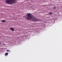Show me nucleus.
<instances>
[{
  "mask_svg": "<svg viewBox=\"0 0 62 62\" xmlns=\"http://www.w3.org/2000/svg\"><path fill=\"white\" fill-rule=\"evenodd\" d=\"M8 53H6L5 54V56H6V55H8Z\"/></svg>",
  "mask_w": 62,
  "mask_h": 62,
  "instance_id": "20e7f679",
  "label": "nucleus"
},
{
  "mask_svg": "<svg viewBox=\"0 0 62 62\" xmlns=\"http://www.w3.org/2000/svg\"><path fill=\"white\" fill-rule=\"evenodd\" d=\"M10 30L12 31H14V29L13 28H10Z\"/></svg>",
  "mask_w": 62,
  "mask_h": 62,
  "instance_id": "7ed1b4c3",
  "label": "nucleus"
},
{
  "mask_svg": "<svg viewBox=\"0 0 62 62\" xmlns=\"http://www.w3.org/2000/svg\"><path fill=\"white\" fill-rule=\"evenodd\" d=\"M2 23H5V22H6V20H2Z\"/></svg>",
  "mask_w": 62,
  "mask_h": 62,
  "instance_id": "39448f33",
  "label": "nucleus"
},
{
  "mask_svg": "<svg viewBox=\"0 0 62 62\" xmlns=\"http://www.w3.org/2000/svg\"><path fill=\"white\" fill-rule=\"evenodd\" d=\"M7 51L8 52H9V50H7Z\"/></svg>",
  "mask_w": 62,
  "mask_h": 62,
  "instance_id": "6e6552de",
  "label": "nucleus"
},
{
  "mask_svg": "<svg viewBox=\"0 0 62 62\" xmlns=\"http://www.w3.org/2000/svg\"><path fill=\"white\" fill-rule=\"evenodd\" d=\"M6 3L9 5H12L17 2L16 0H7L5 1Z\"/></svg>",
  "mask_w": 62,
  "mask_h": 62,
  "instance_id": "f03ea898",
  "label": "nucleus"
},
{
  "mask_svg": "<svg viewBox=\"0 0 62 62\" xmlns=\"http://www.w3.org/2000/svg\"><path fill=\"white\" fill-rule=\"evenodd\" d=\"M52 14H53V13L52 12H50L49 13V14H50V15H52Z\"/></svg>",
  "mask_w": 62,
  "mask_h": 62,
  "instance_id": "423d86ee",
  "label": "nucleus"
},
{
  "mask_svg": "<svg viewBox=\"0 0 62 62\" xmlns=\"http://www.w3.org/2000/svg\"><path fill=\"white\" fill-rule=\"evenodd\" d=\"M1 44V42H0V45Z\"/></svg>",
  "mask_w": 62,
  "mask_h": 62,
  "instance_id": "9d476101",
  "label": "nucleus"
},
{
  "mask_svg": "<svg viewBox=\"0 0 62 62\" xmlns=\"http://www.w3.org/2000/svg\"><path fill=\"white\" fill-rule=\"evenodd\" d=\"M53 8H54V9H55V8H56V7L55 6Z\"/></svg>",
  "mask_w": 62,
  "mask_h": 62,
  "instance_id": "0eeeda50",
  "label": "nucleus"
},
{
  "mask_svg": "<svg viewBox=\"0 0 62 62\" xmlns=\"http://www.w3.org/2000/svg\"><path fill=\"white\" fill-rule=\"evenodd\" d=\"M30 8H32V6H31V7H30Z\"/></svg>",
  "mask_w": 62,
  "mask_h": 62,
  "instance_id": "1a4fd4ad",
  "label": "nucleus"
},
{
  "mask_svg": "<svg viewBox=\"0 0 62 62\" xmlns=\"http://www.w3.org/2000/svg\"><path fill=\"white\" fill-rule=\"evenodd\" d=\"M25 18L27 20H30L34 22H36L37 21H41V20L39 19L36 18L34 16H32L31 14L30 13H28L26 15L24 16Z\"/></svg>",
  "mask_w": 62,
  "mask_h": 62,
  "instance_id": "f257e3e1",
  "label": "nucleus"
},
{
  "mask_svg": "<svg viewBox=\"0 0 62 62\" xmlns=\"http://www.w3.org/2000/svg\"><path fill=\"white\" fill-rule=\"evenodd\" d=\"M4 44V45H5V44Z\"/></svg>",
  "mask_w": 62,
  "mask_h": 62,
  "instance_id": "9b49d317",
  "label": "nucleus"
}]
</instances>
